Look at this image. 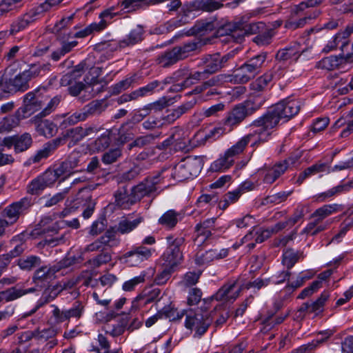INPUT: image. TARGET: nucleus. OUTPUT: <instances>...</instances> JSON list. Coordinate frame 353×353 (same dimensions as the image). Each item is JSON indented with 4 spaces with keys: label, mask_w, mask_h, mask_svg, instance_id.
Returning <instances> with one entry per match:
<instances>
[{
    "label": "nucleus",
    "mask_w": 353,
    "mask_h": 353,
    "mask_svg": "<svg viewBox=\"0 0 353 353\" xmlns=\"http://www.w3.org/2000/svg\"><path fill=\"white\" fill-rule=\"evenodd\" d=\"M201 163L199 159L197 157H188L176 164L171 170H169L168 169H163L157 175H161L162 172H165L163 174L165 176L163 182L161 181L159 184L160 185L161 184H165L168 181L166 179L169 175L173 179L181 181L193 176H196L201 172Z\"/></svg>",
    "instance_id": "7ed1b4c3"
},
{
    "label": "nucleus",
    "mask_w": 353,
    "mask_h": 353,
    "mask_svg": "<svg viewBox=\"0 0 353 353\" xmlns=\"http://www.w3.org/2000/svg\"><path fill=\"white\" fill-rule=\"evenodd\" d=\"M28 74H26V71L17 74L13 79L10 80V85L12 88H10L11 91H21L24 92L29 88L28 82L30 81Z\"/></svg>",
    "instance_id": "2f4dec72"
},
{
    "label": "nucleus",
    "mask_w": 353,
    "mask_h": 353,
    "mask_svg": "<svg viewBox=\"0 0 353 353\" xmlns=\"http://www.w3.org/2000/svg\"><path fill=\"white\" fill-rule=\"evenodd\" d=\"M234 163L233 160L224 152L223 154H220L217 159L211 163L210 170L215 172H224L229 170Z\"/></svg>",
    "instance_id": "a878e982"
},
{
    "label": "nucleus",
    "mask_w": 353,
    "mask_h": 353,
    "mask_svg": "<svg viewBox=\"0 0 353 353\" xmlns=\"http://www.w3.org/2000/svg\"><path fill=\"white\" fill-rule=\"evenodd\" d=\"M252 77H254L253 75L250 74L248 69L243 64L233 74L225 76V81L233 83H245Z\"/></svg>",
    "instance_id": "c85d7f7f"
},
{
    "label": "nucleus",
    "mask_w": 353,
    "mask_h": 353,
    "mask_svg": "<svg viewBox=\"0 0 353 353\" xmlns=\"http://www.w3.org/2000/svg\"><path fill=\"white\" fill-rule=\"evenodd\" d=\"M201 65L209 75L216 72L221 68L219 54L205 56L201 59Z\"/></svg>",
    "instance_id": "7c9ffc66"
},
{
    "label": "nucleus",
    "mask_w": 353,
    "mask_h": 353,
    "mask_svg": "<svg viewBox=\"0 0 353 353\" xmlns=\"http://www.w3.org/2000/svg\"><path fill=\"white\" fill-rule=\"evenodd\" d=\"M200 274V272H189L186 273L181 281V285L185 288L194 285L198 282Z\"/></svg>",
    "instance_id": "e2e57ef3"
},
{
    "label": "nucleus",
    "mask_w": 353,
    "mask_h": 353,
    "mask_svg": "<svg viewBox=\"0 0 353 353\" xmlns=\"http://www.w3.org/2000/svg\"><path fill=\"white\" fill-rule=\"evenodd\" d=\"M330 172V169L328 164L325 163L318 162L308 167L303 172H301L298 176L296 183L300 185L303 182L305 179L313 175L321 172L329 173Z\"/></svg>",
    "instance_id": "5701e85b"
},
{
    "label": "nucleus",
    "mask_w": 353,
    "mask_h": 353,
    "mask_svg": "<svg viewBox=\"0 0 353 353\" xmlns=\"http://www.w3.org/2000/svg\"><path fill=\"white\" fill-rule=\"evenodd\" d=\"M143 28L141 26H137L130 31L125 39L119 41V46L120 48L133 46L143 39Z\"/></svg>",
    "instance_id": "cd10ccee"
},
{
    "label": "nucleus",
    "mask_w": 353,
    "mask_h": 353,
    "mask_svg": "<svg viewBox=\"0 0 353 353\" xmlns=\"http://www.w3.org/2000/svg\"><path fill=\"white\" fill-rule=\"evenodd\" d=\"M63 138L59 137L46 143L41 148L38 150L27 159L24 165L30 166L34 163H38L43 159H46L52 155L60 145L63 144Z\"/></svg>",
    "instance_id": "f8f14e48"
},
{
    "label": "nucleus",
    "mask_w": 353,
    "mask_h": 353,
    "mask_svg": "<svg viewBox=\"0 0 353 353\" xmlns=\"http://www.w3.org/2000/svg\"><path fill=\"white\" fill-rule=\"evenodd\" d=\"M268 140V133L263 132L259 127H256V130L241 138L236 143L227 149L225 152L234 162L236 158L244 152L249 143L252 147H255Z\"/></svg>",
    "instance_id": "20e7f679"
},
{
    "label": "nucleus",
    "mask_w": 353,
    "mask_h": 353,
    "mask_svg": "<svg viewBox=\"0 0 353 353\" xmlns=\"http://www.w3.org/2000/svg\"><path fill=\"white\" fill-rule=\"evenodd\" d=\"M320 14L318 10H314L312 13L307 14L305 17L301 18L298 20H289L285 23V28L291 30H296L297 28H303L307 22L313 19L316 18Z\"/></svg>",
    "instance_id": "c9c22d12"
},
{
    "label": "nucleus",
    "mask_w": 353,
    "mask_h": 353,
    "mask_svg": "<svg viewBox=\"0 0 353 353\" xmlns=\"http://www.w3.org/2000/svg\"><path fill=\"white\" fill-rule=\"evenodd\" d=\"M163 269L156 276L154 281L157 285L165 284L170 279L174 268H170L167 265H162Z\"/></svg>",
    "instance_id": "69168bd1"
},
{
    "label": "nucleus",
    "mask_w": 353,
    "mask_h": 353,
    "mask_svg": "<svg viewBox=\"0 0 353 353\" xmlns=\"http://www.w3.org/2000/svg\"><path fill=\"white\" fill-rule=\"evenodd\" d=\"M273 79V74L271 72H267L257 78L250 84V88L253 91H263Z\"/></svg>",
    "instance_id": "ea45409f"
},
{
    "label": "nucleus",
    "mask_w": 353,
    "mask_h": 353,
    "mask_svg": "<svg viewBox=\"0 0 353 353\" xmlns=\"http://www.w3.org/2000/svg\"><path fill=\"white\" fill-rule=\"evenodd\" d=\"M241 190L238 188L234 191L228 192L223 197V200L220 201L219 205L221 208L225 209L229 205L235 203L241 195Z\"/></svg>",
    "instance_id": "5fc2aeb1"
},
{
    "label": "nucleus",
    "mask_w": 353,
    "mask_h": 353,
    "mask_svg": "<svg viewBox=\"0 0 353 353\" xmlns=\"http://www.w3.org/2000/svg\"><path fill=\"white\" fill-rule=\"evenodd\" d=\"M298 160L297 157L295 158L290 157L283 162L276 163L271 168L262 169L260 173L263 176V182L268 184L272 183L285 172L290 165H295Z\"/></svg>",
    "instance_id": "ddd939ff"
},
{
    "label": "nucleus",
    "mask_w": 353,
    "mask_h": 353,
    "mask_svg": "<svg viewBox=\"0 0 353 353\" xmlns=\"http://www.w3.org/2000/svg\"><path fill=\"white\" fill-rule=\"evenodd\" d=\"M215 219H208L203 223L196 225V231L198 237L203 236V239H206L212 234V230L214 228Z\"/></svg>",
    "instance_id": "58836bf2"
},
{
    "label": "nucleus",
    "mask_w": 353,
    "mask_h": 353,
    "mask_svg": "<svg viewBox=\"0 0 353 353\" xmlns=\"http://www.w3.org/2000/svg\"><path fill=\"white\" fill-rule=\"evenodd\" d=\"M36 130L40 135L50 138L57 134V127L53 122L46 119L37 123Z\"/></svg>",
    "instance_id": "473e14b6"
},
{
    "label": "nucleus",
    "mask_w": 353,
    "mask_h": 353,
    "mask_svg": "<svg viewBox=\"0 0 353 353\" xmlns=\"http://www.w3.org/2000/svg\"><path fill=\"white\" fill-rule=\"evenodd\" d=\"M267 58L266 53L259 54L247 61L243 65L248 69L250 74L254 77L259 72L261 67L265 63Z\"/></svg>",
    "instance_id": "c756f323"
},
{
    "label": "nucleus",
    "mask_w": 353,
    "mask_h": 353,
    "mask_svg": "<svg viewBox=\"0 0 353 353\" xmlns=\"http://www.w3.org/2000/svg\"><path fill=\"white\" fill-rule=\"evenodd\" d=\"M46 11L39 5L17 18L10 26V33L15 34L25 30L30 24L41 17Z\"/></svg>",
    "instance_id": "1a4fd4ad"
},
{
    "label": "nucleus",
    "mask_w": 353,
    "mask_h": 353,
    "mask_svg": "<svg viewBox=\"0 0 353 353\" xmlns=\"http://www.w3.org/2000/svg\"><path fill=\"white\" fill-rule=\"evenodd\" d=\"M39 264L40 259L36 256H28L26 259H21L19 262V267L23 270H30Z\"/></svg>",
    "instance_id": "338daca9"
},
{
    "label": "nucleus",
    "mask_w": 353,
    "mask_h": 353,
    "mask_svg": "<svg viewBox=\"0 0 353 353\" xmlns=\"http://www.w3.org/2000/svg\"><path fill=\"white\" fill-rule=\"evenodd\" d=\"M339 57L330 56L322 59L317 63V67L327 70H333L339 68Z\"/></svg>",
    "instance_id": "49530a36"
},
{
    "label": "nucleus",
    "mask_w": 353,
    "mask_h": 353,
    "mask_svg": "<svg viewBox=\"0 0 353 353\" xmlns=\"http://www.w3.org/2000/svg\"><path fill=\"white\" fill-rule=\"evenodd\" d=\"M81 69H78L77 68L72 72L63 75L60 80L61 85L62 86L71 85L76 79V78L81 75Z\"/></svg>",
    "instance_id": "774afa93"
},
{
    "label": "nucleus",
    "mask_w": 353,
    "mask_h": 353,
    "mask_svg": "<svg viewBox=\"0 0 353 353\" xmlns=\"http://www.w3.org/2000/svg\"><path fill=\"white\" fill-rule=\"evenodd\" d=\"M223 0H201L199 3V8L205 12H212L219 9L221 6V1Z\"/></svg>",
    "instance_id": "052dcab7"
},
{
    "label": "nucleus",
    "mask_w": 353,
    "mask_h": 353,
    "mask_svg": "<svg viewBox=\"0 0 353 353\" xmlns=\"http://www.w3.org/2000/svg\"><path fill=\"white\" fill-rule=\"evenodd\" d=\"M141 221V218H138L134 220H129L128 219L125 218L121 220L118 223L117 231L121 234L129 233L136 228Z\"/></svg>",
    "instance_id": "79ce46f5"
},
{
    "label": "nucleus",
    "mask_w": 353,
    "mask_h": 353,
    "mask_svg": "<svg viewBox=\"0 0 353 353\" xmlns=\"http://www.w3.org/2000/svg\"><path fill=\"white\" fill-rule=\"evenodd\" d=\"M179 214L173 210L165 212L159 219V223L168 228H174L178 223Z\"/></svg>",
    "instance_id": "e433bc0d"
},
{
    "label": "nucleus",
    "mask_w": 353,
    "mask_h": 353,
    "mask_svg": "<svg viewBox=\"0 0 353 353\" xmlns=\"http://www.w3.org/2000/svg\"><path fill=\"white\" fill-rule=\"evenodd\" d=\"M53 174L50 170L33 179L28 185V192L30 194H40L46 188L52 185L57 181Z\"/></svg>",
    "instance_id": "2eb2a0df"
},
{
    "label": "nucleus",
    "mask_w": 353,
    "mask_h": 353,
    "mask_svg": "<svg viewBox=\"0 0 353 353\" xmlns=\"http://www.w3.org/2000/svg\"><path fill=\"white\" fill-rule=\"evenodd\" d=\"M15 152H22L28 150L32 143V139L29 133H23L19 136L16 135Z\"/></svg>",
    "instance_id": "a19ab883"
},
{
    "label": "nucleus",
    "mask_w": 353,
    "mask_h": 353,
    "mask_svg": "<svg viewBox=\"0 0 353 353\" xmlns=\"http://www.w3.org/2000/svg\"><path fill=\"white\" fill-rule=\"evenodd\" d=\"M174 103V99L168 97H163L157 101L147 105L143 110H154L160 111L165 107L172 104Z\"/></svg>",
    "instance_id": "de8ad7c7"
},
{
    "label": "nucleus",
    "mask_w": 353,
    "mask_h": 353,
    "mask_svg": "<svg viewBox=\"0 0 353 353\" xmlns=\"http://www.w3.org/2000/svg\"><path fill=\"white\" fill-rule=\"evenodd\" d=\"M79 159L77 153H72L68 159L62 162L56 169L50 170L57 181L61 179L62 181L69 177L71 174L77 172Z\"/></svg>",
    "instance_id": "4468645a"
},
{
    "label": "nucleus",
    "mask_w": 353,
    "mask_h": 353,
    "mask_svg": "<svg viewBox=\"0 0 353 353\" xmlns=\"http://www.w3.org/2000/svg\"><path fill=\"white\" fill-rule=\"evenodd\" d=\"M212 322V318L207 312L189 311L185 317V326L186 328L194 330L195 334L203 335Z\"/></svg>",
    "instance_id": "423d86ee"
},
{
    "label": "nucleus",
    "mask_w": 353,
    "mask_h": 353,
    "mask_svg": "<svg viewBox=\"0 0 353 353\" xmlns=\"http://www.w3.org/2000/svg\"><path fill=\"white\" fill-rule=\"evenodd\" d=\"M23 205L21 202H16L8 205L3 210V216L5 219H1V221L6 222V228L17 222L22 212Z\"/></svg>",
    "instance_id": "412c9836"
},
{
    "label": "nucleus",
    "mask_w": 353,
    "mask_h": 353,
    "mask_svg": "<svg viewBox=\"0 0 353 353\" xmlns=\"http://www.w3.org/2000/svg\"><path fill=\"white\" fill-rule=\"evenodd\" d=\"M103 23L94 22L85 27L84 29L77 32L74 37L77 38H84L95 32H99L103 30Z\"/></svg>",
    "instance_id": "3c124183"
},
{
    "label": "nucleus",
    "mask_w": 353,
    "mask_h": 353,
    "mask_svg": "<svg viewBox=\"0 0 353 353\" xmlns=\"http://www.w3.org/2000/svg\"><path fill=\"white\" fill-rule=\"evenodd\" d=\"M323 306L321 305L317 301L308 303H303L297 311L298 317H303L306 312L318 314L322 312Z\"/></svg>",
    "instance_id": "a18cd8bd"
},
{
    "label": "nucleus",
    "mask_w": 353,
    "mask_h": 353,
    "mask_svg": "<svg viewBox=\"0 0 353 353\" xmlns=\"http://www.w3.org/2000/svg\"><path fill=\"white\" fill-rule=\"evenodd\" d=\"M178 52L179 50H176L175 48H173L170 51L165 52L159 57L158 63L164 68L176 63L181 59Z\"/></svg>",
    "instance_id": "72a5a7b5"
},
{
    "label": "nucleus",
    "mask_w": 353,
    "mask_h": 353,
    "mask_svg": "<svg viewBox=\"0 0 353 353\" xmlns=\"http://www.w3.org/2000/svg\"><path fill=\"white\" fill-rule=\"evenodd\" d=\"M21 292L16 290V287L9 288L5 291L0 292V302L1 301H12L18 298H20Z\"/></svg>",
    "instance_id": "680f3d73"
},
{
    "label": "nucleus",
    "mask_w": 353,
    "mask_h": 353,
    "mask_svg": "<svg viewBox=\"0 0 353 353\" xmlns=\"http://www.w3.org/2000/svg\"><path fill=\"white\" fill-rule=\"evenodd\" d=\"M307 209L308 206L305 205H298L292 216L288 219V223H290V227L293 226L299 221H301L304 217Z\"/></svg>",
    "instance_id": "4d7b16f0"
},
{
    "label": "nucleus",
    "mask_w": 353,
    "mask_h": 353,
    "mask_svg": "<svg viewBox=\"0 0 353 353\" xmlns=\"http://www.w3.org/2000/svg\"><path fill=\"white\" fill-rule=\"evenodd\" d=\"M301 103L297 99H285L272 106L261 117L255 120L252 125L259 127L263 132L268 133L270 138L272 130L281 120L287 121L298 114Z\"/></svg>",
    "instance_id": "f257e3e1"
},
{
    "label": "nucleus",
    "mask_w": 353,
    "mask_h": 353,
    "mask_svg": "<svg viewBox=\"0 0 353 353\" xmlns=\"http://www.w3.org/2000/svg\"><path fill=\"white\" fill-rule=\"evenodd\" d=\"M273 32L270 29H266L264 32L258 34L253 38V41L259 46H264L271 43L273 37Z\"/></svg>",
    "instance_id": "864d4df0"
},
{
    "label": "nucleus",
    "mask_w": 353,
    "mask_h": 353,
    "mask_svg": "<svg viewBox=\"0 0 353 353\" xmlns=\"http://www.w3.org/2000/svg\"><path fill=\"white\" fill-rule=\"evenodd\" d=\"M343 31L339 32L336 34L332 39L328 41L326 46L323 48L324 52H330L336 48L338 45L341 43L342 45H345L346 43V39L343 37Z\"/></svg>",
    "instance_id": "13d9d810"
},
{
    "label": "nucleus",
    "mask_w": 353,
    "mask_h": 353,
    "mask_svg": "<svg viewBox=\"0 0 353 353\" xmlns=\"http://www.w3.org/2000/svg\"><path fill=\"white\" fill-rule=\"evenodd\" d=\"M23 102L24 105L17 110V115L19 119H25L41 110L46 103V100L43 101L32 92H28L25 95Z\"/></svg>",
    "instance_id": "9b49d317"
},
{
    "label": "nucleus",
    "mask_w": 353,
    "mask_h": 353,
    "mask_svg": "<svg viewBox=\"0 0 353 353\" xmlns=\"http://www.w3.org/2000/svg\"><path fill=\"white\" fill-rule=\"evenodd\" d=\"M62 290L61 286L54 285L47 288L42 294L41 297L37 301L34 308L28 314V316L34 313L37 310L45 304L53 301Z\"/></svg>",
    "instance_id": "4be33fe9"
},
{
    "label": "nucleus",
    "mask_w": 353,
    "mask_h": 353,
    "mask_svg": "<svg viewBox=\"0 0 353 353\" xmlns=\"http://www.w3.org/2000/svg\"><path fill=\"white\" fill-rule=\"evenodd\" d=\"M272 235V232L268 229L259 228L256 230H252L241 239V243H248L247 248L249 250L255 247L256 243H261L268 239Z\"/></svg>",
    "instance_id": "a211bd4d"
},
{
    "label": "nucleus",
    "mask_w": 353,
    "mask_h": 353,
    "mask_svg": "<svg viewBox=\"0 0 353 353\" xmlns=\"http://www.w3.org/2000/svg\"><path fill=\"white\" fill-rule=\"evenodd\" d=\"M68 259L60 261L57 265L53 266H43L38 269L34 276L35 281H48L54 277V274L61 268L70 265L68 263Z\"/></svg>",
    "instance_id": "f3484780"
},
{
    "label": "nucleus",
    "mask_w": 353,
    "mask_h": 353,
    "mask_svg": "<svg viewBox=\"0 0 353 353\" xmlns=\"http://www.w3.org/2000/svg\"><path fill=\"white\" fill-rule=\"evenodd\" d=\"M164 0H123L121 2V6L123 9L132 10L139 5L155 4L163 1Z\"/></svg>",
    "instance_id": "6e6d98bb"
},
{
    "label": "nucleus",
    "mask_w": 353,
    "mask_h": 353,
    "mask_svg": "<svg viewBox=\"0 0 353 353\" xmlns=\"http://www.w3.org/2000/svg\"><path fill=\"white\" fill-rule=\"evenodd\" d=\"M114 240L113 232L107 231L100 239L88 245L85 250L88 252H95L103 250L107 245L112 246L111 242Z\"/></svg>",
    "instance_id": "b1692460"
},
{
    "label": "nucleus",
    "mask_w": 353,
    "mask_h": 353,
    "mask_svg": "<svg viewBox=\"0 0 353 353\" xmlns=\"http://www.w3.org/2000/svg\"><path fill=\"white\" fill-rule=\"evenodd\" d=\"M213 196L210 194H202L199 197L195 205L194 211L198 214L208 210L210 207V202Z\"/></svg>",
    "instance_id": "8fccbe9b"
},
{
    "label": "nucleus",
    "mask_w": 353,
    "mask_h": 353,
    "mask_svg": "<svg viewBox=\"0 0 353 353\" xmlns=\"http://www.w3.org/2000/svg\"><path fill=\"white\" fill-rule=\"evenodd\" d=\"M121 156V150L119 148H117L106 152L102 157V161L105 164H111L117 161Z\"/></svg>",
    "instance_id": "0e129e2a"
},
{
    "label": "nucleus",
    "mask_w": 353,
    "mask_h": 353,
    "mask_svg": "<svg viewBox=\"0 0 353 353\" xmlns=\"http://www.w3.org/2000/svg\"><path fill=\"white\" fill-rule=\"evenodd\" d=\"M241 287L236 281H230L213 296L216 301H230L235 300L239 295Z\"/></svg>",
    "instance_id": "dca6fc26"
},
{
    "label": "nucleus",
    "mask_w": 353,
    "mask_h": 353,
    "mask_svg": "<svg viewBox=\"0 0 353 353\" xmlns=\"http://www.w3.org/2000/svg\"><path fill=\"white\" fill-rule=\"evenodd\" d=\"M301 256H303L301 252L293 249H287L283 253L282 263L288 270H290Z\"/></svg>",
    "instance_id": "f704fd0d"
},
{
    "label": "nucleus",
    "mask_w": 353,
    "mask_h": 353,
    "mask_svg": "<svg viewBox=\"0 0 353 353\" xmlns=\"http://www.w3.org/2000/svg\"><path fill=\"white\" fill-rule=\"evenodd\" d=\"M261 105L253 106V103L249 101L243 104L236 105L228 114L224 125L229 127L231 130L235 125H239L249 114L253 113L260 108Z\"/></svg>",
    "instance_id": "6e6552de"
},
{
    "label": "nucleus",
    "mask_w": 353,
    "mask_h": 353,
    "mask_svg": "<svg viewBox=\"0 0 353 353\" xmlns=\"http://www.w3.org/2000/svg\"><path fill=\"white\" fill-rule=\"evenodd\" d=\"M50 63H35L30 65L26 72L28 74L30 79L38 76L43 75L50 70Z\"/></svg>",
    "instance_id": "c03bdc74"
},
{
    "label": "nucleus",
    "mask_w": 353,
    "mask_h": 353,
    "mask_svg": "<svg viewBox=\"0 0 353 353\" xmlns=\"http://www.w3.org/2000/svg\"><path fill=\"white\" fill-rule=\"evenodd\" d=\"M264 27V23L261 22L245 23L239 21L228 23L224 26L223 29L225 34L231 37L236 42H241L245 35L256 34L259 29Z\"/></svg>",
    "instance_id": "39448f33"
},
{
    "label": "nucleus",
    "mask_w": 353,
    "mask_h": 353,
    "mask_svg": "<svg viewBox=\"0 0 353 353\" xmlns=\"http://www.w3.org/2000/svg\"><path fill=\"white\" fill-rule=\"evenodd\" d=\"M165 172L161 175H154L132 188L128 194L125 189L119 190L114 194L115 204L123 209H128L145 196H148L159 189V184L163 182Z\"/></svg>",
    "instance_id": "f03ea898"
},
{
    "label": "nucleus",
    "mask_w": 353,
    "mask_h": 353,
    "mask_svg": "<svg viewBox=\"0 0 353 353\" xmlns=\"http://www.w3.org/2000/svg\"><path fill=\"white\" fill-rule=\"evenodd\" d=\"M22 0H2L0 2V17L8 12L18 10L22 6Z\"/></svg>",
    "instance_id": "37998d69"
},
{
    "label": "nucleus",
    "mask_w": 353,
    "mask_h": 353,
    "mask_svg": "<svg viewBox=\"0 0 353 353\" xmlns=\"http://www.w3.org/2000/svg\"><path fill=\"white\" fill-rule=\"evenodd\" d=\"M168 248L165 252L161 256L163 263L162 265H167L170 268H174L177 266L183 259V255L180 249V246L183 243V239L176 238L169 236L166 238Z\"/></svg>",
    "instance_id": "0eeeda50"
},
{
    "label": "nucleus",
    "mask_w": 353,
    "mask_h": 353,
    "mask_svg": "<svg viewBox=\"0 0 353 353\" xmlns=\"http://www.w3.org/2000/svg\"><path fill=\"white\" fill-rule=\"evenodd\" d=\"M228 254V249L222 248L220 250H210L204 253L198 254L196 256L195 262L199 265H204L214 260L223 259L226 257Z\"/></svg>",
    "instance_id": "6ab92c4d"
},
{
    "label": "nucleus",
    "mask_w": 353,
    "mask_h": 353,
    "mask_svg": "<svg viewBox=\"0 0 353 353\" xmlns=\"http://www.w3.org/2000/svg\"><path fill=\"white\" fill-rule=\"evenodd\" d=\"M153 250L143 245L133 246L121 257V260L130 266L135 267L148 260L152 254Z\"/></svg>",
    "instance_id": "9d476101"
},
{
    "label": "nucleus",
    "mask_w": 353,
    "mask_h": 353,
    "mask_svg": "<svg viewBox=\"0 0 353 353\" xmlns=\"http://www.w3.org/2000/svg\"><path fill=\"white\" fill-rule=\"evenodd\" d=\"M353 228V215L347 217L340 225L339 231L336 234L332 240L327 243L330 244L332 242L339 243L342 239L345 236L347 231Z\"/></svg>",
    "instance_id": "4c0bfd02"
},
{
    "label": "nucleus",
    "mask_w": 353,
    "mask_h": 353,
    "mask_svg": "<svg viewBox=\"0 0 353 353\" xmlns=\"http://www.w3.org/2000/svg\"><path fill=\"white\" fill-rule=\"evenodd\" d=\"M302 50L299 44L280 50L276 54V59L281 61H296L302 53Z\"/></svg>",
    "instance_id": "bb28decb"
},
{
    "label": "nucleus",
    "mask_w": 353,
    "mask_h": 353,
    "mask_svg": "<svg viewBox=\"0 0 353 353\" xmlns=\"http://www.w3.org/2000/svg\"><path fill=\"white\" fill-rule=\"evenodd\" d=\"M224 78L225 77L223 75L213 77L205 81L201 85L196 87L194 91L196 93H200L210 87L218 85L222 83Z\"/></svg>",
    "instance_id": "bf43d9fd"
},
{
    "label": "nucleus",
    "mask_w": 353,
    "mask_h": 353,
    "mask_svg": "<svg viewBox=\"0 0 353 353\" xmlns=\"http://www.w3.org/2000/svg\"><path fill=\"white\" fill-rule=\"evenodd\" d=\"M208 74L207 72L203 69V71H197L194 72L193 74H190L189 79L187 80H185L181 83H175L173 84L170 88V90L174 91V92H179L182 90L183 88H187L190 86L192 84L195 83L196 81L199 80L205 79L208 77Z\"/></svg>",
    "instance_id": "393cba45"
},
{
    "label": "nucleus",
    "mask_w": 353,
    "mask_h": 353,
    "mask_svg": "<svg viewBox=\"0 0 353 353\" xmlns=\"http://www.w3.org/2000/svg\"><path fill=\"white\" fill-rule=\"evenodd\" d=\"M23 119H19L17 115V112L14 116H8L3 119L0 122L1 128L3 130L10 131L12 128L19 125L21 120Z\"/></svg>",
    "instance_id": "603ef678"
},
{
    "label": "nucleus",
    "mask_w": 353,
    "mask_h": 353,
    "mask_svg": "<svg viewBox=\"0 0 353 353\" xmlns=\"http://www.w3.org/2000/svg\"><path fill=\"white\" fill-rule=\"evenodd\" d=\"M343 210L341 205L338 203L325 204L316 209L310 215V218L321 223L327 217Z\"/></svg>",
    "instance_id": "aec40b11"
},
{
    "label": "nucleus",
    "mask_w": 353,
    "mask_h": 353,
    "mask_svg": "<svg viewBox=\"0 0 353 353\" xmlns=\"http://www.w3.org/2000/svg\"><path fill=\"white\" fill-rule=\"evenodd\" d=\"M158 312L161 313V318L164 316L172 321L179 320L184 315V311L178 312L177 310L171 305H165Z\"/></svg>",
    "instance_id": "09e8293b"
}]
</instances>
